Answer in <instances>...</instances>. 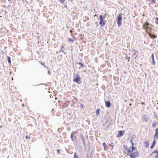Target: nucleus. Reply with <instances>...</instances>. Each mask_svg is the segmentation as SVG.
Wrapping results in <instances>:
<instances>
[{"label": "nucleus", "instance_id": "1", "mask_svg": "<svg viewBox=\"0 0 158 158\" xmlns=\"http://www.w3.org/2000/svg\"><path fill=\"white\" fill-rule=\"evenodd\" d=\"M143 28L145 32L148 34L150 33L152 29L151 26H149V24L147 21L143 23Z\"/></svg>", "mask_w": 158, "mask_h": 158}, {"label": "nucleus", "instance_id": "2", "mask_svg": "<svg viewBox=\"0 0 158 158\" xmlns=\"http://www.w3.org/2000/svg\"><path fill=\"white\" fill-rule=\"evenodd\" d=\"M127 156H129L130 158H136L139 155L137 150L135 152H133L131 154L127 153Z\"/></svg>", "mask_w": 158, "mask_h": 158}, {"label": "nucleus", "instance_id": "3", "mask_svg": "<svg viewBox=\"0 0 158 158\" xmlns=\"http://www.w3.org/2000/svg\"><path fill=\"white\" fill-rule=\"evenodd\" d=\"M105 18V16L103 17L102 15H100L99 19L100 20L99 24L101 25V27L104 26L106 23V21L104 20V19Z\"/></svg>", "mask_w": 158, "mask_h": 158}, {"label": "nucleus", "instance_id": "4", "mask_svg": "<svg viewBox=\"0 0 158 158\" xmlns=\"http://www.w3.org/2000/svg\"><path fill=\"white\" fill-rule=\"evenodd\" d=\"M74 79L73 81L77 83V84H80L81 82L80 81L81 79L80 77L78 74L74 75L73 76Z\"/></svg>", "mask_w": 158, "mask_h": 158}, {"label": "nucleus", "instance_id": "5", "mask_svg": "<svg viewBox=\"0 0 158 158\" xmlns=\"http://www.w3.org/2000/svg\"><path fill=\"white\" fill-rule=\"evenodd\" d=\"M122 14L120 13L117 17V24L118 27L122 25Z\"/></svg>", "mask_w": 158, "mask_h": 158}, {"label": "nucleus", "instance_id": "6", "mask_svg": "<svg viewBox=\"0 0 158 158\" xmlns=\"http://www.w3.org/2000/svg\"><path fill=\"white\" fill-rule=\"evenodd\" d=\"M125 132L124 131H118L117 137H121L123 135Z\"/></svg>", "mask_w": 158, "mask_h": 158}, {"label": "nucleus", "instance_id": "7", "mask_svg": "<svg viewBox=\"0 0 158 158\" xmlns=\"http://www.w3.org/2000/svg\"><path fill=\"white\" fill-rule=\"evenodd\" d=\"M154 153H156L157 154L155 156V158H158V150H156L153 152H152L149 155V156H151V155Z\"/></svg>", "mask_w": 158, "mask_h": 158}, {"label": "nucleus", "instance_id": "8", "mask_svg": "<svg viewBox=\"0 0 158 158\" xmlns=\"http://www.w3.org/2000/svg\"><path fill=\"white\" fill-rule=\"evenodd\" d=\"M111 105V104L109 101L105 102V106L106 107L109 108Z\"/></svg>", "mask_w": 158, "mask_h": 158}, {"label": "nucleus", "instance_id": "9", "mask_svg": "<svg viewBox=\"0 0 158 158\" xmlns=\"http://www.w3.org/2000/svg\"><path fill=\"white\" fill-rule=\"evenodd\" d=\"M149 35L152 39H155L157 37V36L154 35H152L150 33H148Z\"/></svg>", "mask_w": 158, "mask_h": 158}, {"label": "nucleus", "instance_id": "10", "mask_svg": "<svg viewBox=\"0 0 158 158\" xmlns=\"http://www.w3.org/2000/svg\"><path fill=\"white\" fill-rule=\"evenodd\" d=\"M154 137L156 138H158V128H156V129L155 134L154 135Z\"/></svg>", "mask_w": 158, "mask_h": 158}, {"label": "nucleus", "instance_id": "11", "mask_svg": "<svg viewBox=\"0 0 158 158\" xmlns=\"http://www.w3.org/2000/svg\"><path fill=\"white\" fill-rule=\"evenodd\" d=\"M102 145L103 146V147H104V150L105 151H107L108 150V149L107 148V146H106V143L105 142H103V143H102Z\"/></svg>", "mask_w": 158, "mask_h": 158}, {"label": "nucleus", "instance_id": "12", "mask_svg": "<svg viewBox=\"0 0 158 158\" xmlns=\"http://www.w3.org/2000/svg\"><path fill=\"white\" fill-rule=\"evenodd\" d=\"M144 145L145 147L146 148H148L149 145V143L148 141H145L144 142Z\"/></svg>", "mask_w": 158, "mask_h": 158}, {"label": "nucleus", "instance_id": "13", "mask_svg": "<svg viewBox=\"0 0 158 158\" xmlns=\"http://www.w3.org/2000/svg\"><path fill=\"white\" fill-rule=\"evenodd\" d=\"M127 153L128 154H131V153L133 152V150H132V149H131L130 148H127Z\"/></svg>", "mask_w": 158, "mask_h": 158}, {"label": "nucleus", "instance_id": "14", "mask_svg": "<svg viewBox=\"0 0 158 158\" xmlns=\"http://www.w3.org/2000/svg\"><path fill=\"white\" fill-rule=\"evenodd\" d=\"M10 139H3L2 141H5V143H8L9 140Z\"/></svg>", "mask_w": 158, "mask_h": 158}, {"label": "nucleus", "instance_id": "15", "mask_svg": "<svg viewBox=\"0 0 158 158\" xmlns=\"http://www.w3.org/2000/svg\"><path fill=\"white\" fill-rule=\"evenodd\" d=\"M78 64L79 65H81V67H79V69H80V68H81L83 67L84 66V64H83V63H81V62H79V63H78Z\"/></svg>", "mask_w": 158, "mask_h": 158}, {"label": "nucleus", "instance_id": "16", "mask_svg": "<svg viewBox=\"0 0 158 158\" xmlns=\"http://www.w3.org/2000/svg\"><path fill=\"white\" fill-rule=\"evenodd\" d=\"M123 148L125 150L127 151V148H128L127 147V145H123Z\"/></svg>", "mask_w": 158, "mask_h": 158}, {"label": "nucleus", "instance_id": "17", "mask_svg": "<svg viewBox=\"0 0 158 158\" xmlns=\"http://www.w3.org/2000/svg\"><path fill=\"white\" fill-rule=\"evenodd\" d=\"M100 110L99 108L97 109V110H96V114L98 115L100 114V113H99Z\"/></svg>", "mask_w": 158, "mask_h": 158}, {"label": "nucleus", "instance_id": "18", "mask_svg": "<svg viewBox=\"0 0 158 158\" xmlns=\"http://www.w3.org/2000/svg\"><path fill=\"white\" fill-rule=\"evenodd\" d=\"M131 149H132V150H133V152L134 151H135V150H136H136H137V148H136V147H131Z\"/></svg>", "mask_w": 158, "mask_h": 158}, {"label": "nucleus", "instance_id": "19", "mask_svg": "<svg viewBox=\"0 0 158 158\" xmlns=\"http://www.w3.org/2000/svg\"><path fill=\"white\" fill-rule=\"evenodd\" d=\"M156 142L155 140V139H153V140L152 144L155 146L156 144Z\"/></svg>", "mask_w": 158, "mask_h": 158}, {"label": "nucleus", "instance_id": "20", "mask_svg": "<svg viewBox=\"0 0 158 158\" xmlns=\"http://www.w3.org/2000/svg\"><path fill=\"white\" fill-rule=\"evenodd\" d=\"M8 60L9 63L11 64V60H10V58L9 56H7Z\"/></svg>", "mask_w": 158, "mask_h": 158}, {"label": "nucleus", "instance_id": "21", "mask_svg": "<svg viewBox=\"0 0 158 158\" xmlns=\"http://www.w3.org/2000/svg\"><path fill=\"white\" fill-rule=\"evenodd\" d=\"M68 41L69 42H74V40L71 38H69L68 39Z\"/></svg>", "mask_w": 158, "mask_h": 158}, {"label": "nucleus", "instance_id": "22", "mask_svg": "<svg viewBox=\"0 0 158 158\" xmlns=\"http://www.w3.org/2000/svg\"><path fill=\"white\" fill-rule=\"evenodd\" d=\"M85 146L86 145L85 139H81Z\"/></svg>", "mask_w": 158, "mask_h": 158}, {"label": "nucleus", "instance_id": "23", "mask_svg": "<svg viewBox=\"0 0 158 158\" xmlns=\"http://www.w3.org/2000/svg\"><path fill=\"white\" fill-rule=\"evenodd\" d=\"M64 47L63 46H62L61 47V50L62 52H64Z\"/></svg>", "mask_w": 158, "mask_h": 158}, {"label": "nucleus", "instance_id": "24", "mask_svg": "<svg viewBox=\"0 0 158 158\" xmlns=\"http://www.w3.org/2000/svg\"><path fill=\"white\" fill-rule=\"evenodd\" d=\"M151 2L153 3H156V0H149Z\"/></svg>", "mask_w": 158, "mask_h": 158}, {"label": "nucleus", "instance_id": "25", "mask_svg": "<svg viewBox=\"0 0 158 158\" xmlns=\"http://www.w3.org/2000/svg\"><path fill=\"white\" fill-rule=\"evenodd\" d=\"M74 158H79L76 155V152H75L74 153Z\"/></svg>", "mask_w": 158, "mask_h": 158}, {"label": "nucleus", "instance_id": "26", "mask_svg": "<svg viewBox=\"0 0 158 158\" xmlns=\"http://www.w3.org/2000/svg\"><path fill=\"white\" fill-rule=\"evenodd\" d=\"M76 134L75 132H73V133L71 135V138H72L73 137V135H75Z\"/></svg>", "mask_w": 158, "mask_h": 158}, {"label": "nucleus", "instance_id": "27", "mask_svg": "<svg viewBox=\"0 0 158 158\" xmlns=\"http://www.w3.org/2000/svg\"><path fill=\"white\" fill-rule=\"evenodd\" d=\"M152 64L154 65H155V60H154V59H152Z\"/></svg>", "mask_w": 158, "mask_h": 158}, {"label": "nucleus", "instance_id": "28", "mask_svg": "<svg viewBox=\"0 0 158 158\" xmlns=\"http://www.w3.org/2000/svg\"><path fill=\"white\" fill-rule=\"evenodd\" d=\"M57 153L58 154H60V149H58L57 150Z\"/></svg>", "mask_w": 158, "mask_h": 158}, {"label": "nucleus", "instance_id": "29", "mask_svg": "<svg viewBox=\"0 0 158 158\" xmlns=\"http://www.w3.org/2000/svg\"><path fill=\"white\" fill-rule=\"evenodd\" d=\"M61 3H64V0H60Z\"/></svg>", "mask_w": 158, "mask_h": 158}, {"label": "nucleus", "instance_id": "30", "mask_svg": "<svg viewBox=\"0 0 158 158\" xmlns=\"http://www.w3.org/2000/svg\"><path fill=\"white\" fill-rule=\"evenodd\" d=\"M152 125L153 127H155L156 126V124L155 123H153Z\"/></svg>", "mask_w": 158, "mask_h": 158}, {"label": "nucleus", "instance_id": "31", "mask_svg": "<svg viewBox=\"0 0 158 158\" xmlns=\"http://www.w3.org/2000/svg\"><path fill=\"white\" fill-rule=\"evenodd\" d=\"M155 147V146L153 145L152 144L150 147V148L152 149L154 147Z\"/></svg>", "mask_w": 158, "mask_h": 158}, {"label": "nucleus", "instance_id": "32", "mask_svg": "<svg viewBox=\"0 0 158 158\" xmlns=\"http://www.w3.org/2000/svg\"><path fill=\"white\" fill-rule=\"evenodd\" d=\"M71 139L73 142H74L75 141H77V139Z\"/></svg>", "mask_w": 158, "mask_h": 158}, {"label": "nucleus", "instance_id": "33", "mask_svg": "<svg viewBox=\"0 0 158 158\" xmlns=\"http://www.w3.org/2000/svg\"><path fill=\"white\" fill-rule=\"evenodd\" d=\"M109 146L110 147H111V148H113V146L111 144H109Z\"/></svg>", "mask_w": 158, "mask_h": 158}, {"label": "nucleus", "instance_id": "34", "mask_svg": "<svg viewBox=\"0 0 158 158\" xmlns=\"http://www.w3.org/2000/svg\"><path fill=\"white\" fill-rule=\"evenodd\" d=\"M130 57L129 56H127L126 58V59H129L130 60Z\"/></svg>", "mask_w": 158, "mask_h": 158}, {"label": "nucleus", "instance_id": "35", "mask_svg": "<svg viewBox=\"0 0 158 158\" xmlns=\"http://www.w3.org/2000/svg\"><path fill=\"white\" fill-rule=\"evenodd\" d=\"M157 20L156 21V23L158 25V18H156Z\"/></svg>", "mask_w": 158, "mask_h": 158}, {"label": "nucleus", "instance_id": "36", "mask_svg": "<svg viewBox=\"0 0 158 158\" xmlns=\"http://www.w3.org/2000/svg\"><path fill=\"white\" fill-rule=\"evenodd\" d=\"M152 59L154 58V55H153V54H152Z\"/></svg>", "mask_w": 158, "mask_h": 158}, {"label": "nucleus", "instance_id": "37", "mask_svg": "<svg viewBox=\"0 0 158 158\" xmlns=\"http://www.w3.org/2000/svg\"><path fill=\"white\" fill-rule=\"evenodd\" d=\"M132 139H131V140H130V142L132 143H133V140H132Z\"/></svg>", "mask_w": 158, "mask_h": 158}, {"label": "nucleus", "instance_id": "38", "mask_svg": "<svg viewBox=\"0 0 158 158\" xmlns=\"http://www.w3.org/2000/svg\"><path fill=\"white\" fill-rule=\"evenodd\" d=\"M131 144H132V146L131 147H133V146H134V143H133H133H131Z\"/></svg>", "mask_w": 158, "mask_h": 158}, {"label": "nucleus", "instance_id": "39", "mask_svg": "<svg viewBox=\"0 0 158 158\" xmlns=\"http://www.w3.org/2000/svg\"><path fill=\"white\" fill-rule=\"evenodd\" d=\"M141 104L142 105L145 104V103L144 102H142Z\"/></svg>", "mask_w": 158, "mask_h": 158}, {"label": "nucleus", "instance_id": "40", "mask_svg": "<svg viewBox=\"0 0 158 158\" xmlns=\"http://www.w3.org/2000/svg\"><path fill=\"white\" fill-rule=\"evenodd\" d=\"M73 32V31H72V30H71L70 31V32L72 33V32Z\"/></svg>", "mask_w": 158, "mask_h": 158}, {"label": "nucleus", "instance_id": "41", "mask_svg": "<svg viewBox=\"0 0 158 158\" xmlns=\"http://www.w3.org/2000/svg\"><path fill=\"white\" fill-rule=\"evenodd\" d=\"M145 14H143V16H145Z\"/></svg>", "mask_w": 158, "mask_h": 158}, {"label": "nucleus", "instance_id": "42", "mask_svg": "<svg viewBox=\"0 0 158 158\" xmlns=\"http://www.w3.org/2000/svg\"><path fill=\"white\" fill-rule=\"evenodd\" d=\"M80 37H81H81H82V35H80Z\"/></svg>", "mask_w": 158, "mask_h": 158}, {"label": "nucleus", "instance_id": "43", "mask_svg": "<svg viewBox=\"0 0 158 158\" xmlns=\"http://www.w3.org/2000/svg\"><path fill=\"white\" fill-rule=\"evenodd\" d=\"M81 106L82 107H83V106L82 105H81Z\"/></svg>", "mask_w": 158, "mask_h": 158}, {"label": "nucleus", "instance_id": "44", "mask_svg": "<svg viewBox=\"0 0 158 158\" xmlns=\"http://www.w3.org/2000/svg\"><path fill=\"white\" fill-rule=\"evenodd\" d=\"M131 147L130 146V148H130V149H131Z\"/></svg>", "mask_w": 158, "mask_h": 158}, {"label": "nucleus", "instance_id": "45", "mask_svg": "<svg viewBox=\"0 0 158 158\" xmlns=\"http://www.w3.org/2000/svg\"><path fill=\"white\" fill-rule=\"evenodd\" d=\"M81 39H83V38L82 37L81 38Z\"/></svg>", "mask_w": 158, "mask_h": 158}, {"label": "nucleus", "instance_id": "46", "mask_svg": "<svg viewBox=\"0 0 158 158\" xmlns=\"http://www.w3.org/2000/svg\"><path fill=\"white\" fill-rule=\"evenodd\" d=\"M96 15H94V17L95 16H96Z\"/></svg>", "mask_w": 158, "mask_h": 158}, {"label": "nucleus", "instance_id": "47", "mask_svg": "<svg viewBox=\"0 0 158 158\" xmlns=\"http://www.w3.org/2000/svg\"><path fill=\"white\" fill-rule=\"evenodd\" d=\"M136 57H137V56H136L135 57V59Z\"/></svg>", "mask_w": 158, "mask_h": 158}, {"label": "nucleus", "instance_id": "48", "mask_svg": "<svg viewBox=\"0 0 158 158\" xmlns=\"http://www.w3.org/2000/svg\"><path fill=\"white\" fill-rule=\"evenodd\" d=\"M22 105H23V106H24V105H23V104H22Z\"/></svg>", "mask_w": 158, "mask_h": 158}, {"label": "nucleus", "instance_id": "49", "mask_svg": "<svg viewBox=\"0 0 158 158\" xmlns=\"http://www.w3.org/2000/svg\"><path fill=\"white\" fill-rule=\"evenodd\" d=\"M131 104H130V106H131Z\"/></svg>", "mask_w": 158, "mask_h": 158}, {"label": "nucleus", "instance_id": "50", "mask_svg": "<svg viewBox=\"0 0 158 158\" xmlns=\"http://www.w3.org/2000/svg\"><path fill=\"white\" fill-rule=\"evenodd\" d=\"M96 23H98L97 22H96Z\"/></svg>", "mask_w": 158, "mask_h": 158}, {"label": "nucleus", "instance_id": "51", "mask_svg": "<svg viewBox=\"0 0 158 158\" xmlns=\"http://www.w3.org/2000/svg\"><path fill=\"white\" fill-rule=\"evenodd\" d=\"M56 99H57V98L56 97L55 98Z\"/></svg>", "mask_w": 158, "mask_h": 158}, {"label": "nucleus", "instance_id": "52", "mask_svg": "<svg viewBox=\"0 0 158 158\" xmlns=\"http://www.w3.org/2000/svg\"><path fill=\"white\" fill-rule=\"evenodd\" d=\"M96 139V140H97V139Z\"/></svg>", "mask_w": 158, "mask_h": 158}, {"label": "nucleus", "instance_id": "53", "mask_svg": "<svg viewBox=\"0 0 158 158\" xmlns=\"http://www.w3.org/2000/svg\"><path fill=\"white\" fill-rule=\"evenodd\" d=\"M111 143V144H112L113 143Z\"/></svg>", "mask_w": 158, "mask_h": 158}]
</instances>
